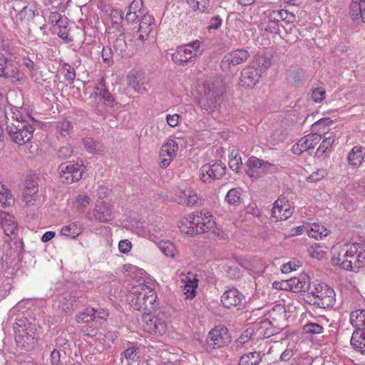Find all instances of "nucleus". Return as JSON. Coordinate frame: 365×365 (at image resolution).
Masks as SVG:
<instances>
[{"instance_id":"f257e3e1","label":"nucleus","mask_w":365,"mask_h":365,"mask_svg":"<svg viewBox=\"0 0 365 365\" xmlns=\"http://www.w3.org/2000/svg\"><path fill=\"white\" fill-rule=\"evenodd\" d=\"M16 345L24 351L32 350L38 343L36 324L26 317H17L13 326Z\"/></svg>"},{"instance_id":"f03ea898","label":"nucleus","mask_w":365,"mask_h":365,"mask_svg":"<svg viewBox=\"0 0 365 365\" xmlns=\"http://www.w3.org/2000/svg\"><path fill=\"white\" fill-rule=\"evenodd\" d=\"M130 292L133 294L130 305L134 309L142 312V315L156 310L158 306L157 294L148 286L140 284L133 287Z\"/></svg>"},{"instance_id":"7ed1b4c3","label":"nucleus","mask_w":365,"mask_h":365,"mask_svg":"<svg viewBox=\"0 0 365 365\" xmlns=\"http://www.w3.org/2000/svg\"><path fill=\"white\" fill-rule=\"evenodd\" d=\"M307 302L319 308L332 307L335 303V292L326 284L312 283L307 292Z\"/></svg>"},{"instance_id":"20e7f679","label":"nucleus","mask_w":365,"mask_h":365,"mask_svg":"<svg viewBox=\"0 0 365 365\" xmlns=\"http://www.w3.org/2000/svg\"><path fill=\"white\" fill-rule=\"evenodd\" d=\"M30 121L9 123L6 121V132L10 139L15 143L22 145L29 142L34 131V123H37L31 117H28Z\"/></svg>"},{"instance_id":"39448f33","label":"nucleus","mask_w":365,"mask_h":365,"mask_svg":"<svg viewBox=\"0 0 365 365\" xmlns=\"http://www.w3.org/2000/svg\"><path fill=\"white\" fill-rule=\"evenodd\" d=\"M212 215L209 212L196 211L187 217V222H189V227L187 234L195 236L198 234L208 232L213 227L214 221L211 220Z\"/></svg>"},{"instance_id":"423d86ee","label":"nucleus","mask_w":365,"mask_h":365,"mask_svg":"<svg viewBox=\"0 0 365 365\" xmlns=\"http://www.w3.org/2000/svg\"><path fill=\"white\" fill-rule=\"evenodd\" d=\"M142 321L143 330L149 334L163 335L167 332L168 317L163 312L146 313L142 315Z\"/></svg>"},{"instance_id":"0eeeda50","label":"nucleus","mask_w":365,"mask_h":365,"mask_svg":"<svg viewBox=\"0 0 365 365\" xmlns=\"http://www.w3.org/2000/svg\"><path fill=\"white\" fill-rule=\"evenodd\" d=\"M85 171V166L82 161L66 162L61 163L58 167L59 178L61 181L65 184H71L79 181L83 178Z\"/></svg>"},{"instance_id":"6e6552de","label":"nucleus","mask_w":365,"mask_h":365,"mask_svg":"<svg viewBox=\"0 0 365 365\" xmlns=\"http://www.w3.org/2000/svg\"><path fill=\"white\" fill-rule=\"evenodd\" d=\"M6 248L4 252V258L1 257V269H8L11 265L12 262L16 259L19 262L23 259V254L24 252V242L22 239H17L13 241L4 240Z\"/></svg>"},{"instance_id":"1a4fd4ad","label":"nucleus","mask_w":365,"mask_h":365,"mask_svg":"<svg viewBox=\"0 0 365 365\" xmlns=\"http://www.w3.org/2000/svg\"><path fill=\"white\" fill-rule=\"evenodd\" d=\"M222 88L214 86L209 87L205 89L204 95L197 98V103L202 110L211 112L222 102Z\"/></svg>"},{"instance_id":"9d476101","label":"nucleus","mask_w":365,"mask_h":365,"mask_svg":"<svg viewBox=\"0 0 365 365\" xmlns=\"http://www.w3.org/2000/svg\"><path fill=\"white\" fill-rule=\"evenodd\" d=\"M226 173V166L221 161H212L203 165L200 170V178L204 183L221 179Z\"/></svg>"},{"instance_id":"9b49d317","label":"nucleus","mask_w":365,"mask_h":365,"mask_svg":"<svg viewBox=\"0 0 365 365\" xmlns=\"http://www.w3.org/2000/svg\"><path fill=\"white\" fill-rule=\"evenodd\" d=\"M230 341L228 330L225 327H217L208 333L206 339L207 347L215 349L227 345Z\"/></svg>"},{"instance_id":"f8f14e48","label":"nucleus","mask_w":365,"mask_h":365,"mask_svg":"<svg viewBox=\"0 0 365 365\" xmlns=\"http://www.w3.org/2000/svg\"><path fill=\"white\" fill-rule=\"evenodd\" d=\"M0 76L11 79L13 83H17L23 78L24 73L18 69L13 60L0 53Z\"/></svg>"},{"instance_id":"ddd939ff","label":"nucleus","mask_w":365,"mask_h":365,"mask_svg":"<svg viewBox=\"0 0 365 365\" xmlns=\"http://www.w3.org/2000/svg\"><path fill=\"white\" fill-rule=\"evenodd\" d=\"M250 56L247 50L240 48L226 53L220 62V68L224 72H229L231 67L245 62Z\"/></svg>"},{"instance_id":"4468645a","label":"nucleus","mask_w":365,"mask_h":365,"mask_svg":"<svg viewBox=\"0 0 365 365\" xmlns=\"http://www.w3.org/2000/svg\"><path fill=\"white\" fill-rule=\"evenodd\" d=\"M221 302L225 308H237L240 310L245 307V297L237 289L232 287L222 294Z\"/></svg>"},{"instance_id":"2eb2a0df","label":"nucleus","mask_w":365,"mask_h":365,"mask_svg":"<svg viewBox=\"0 0 365 365\" xmlns=\"http://www.w3.org/2000/svg\"><path fill=\"white\" fill-rule=\"evenodd\" d=\"M247 167L246 173L252 178L257 179L262 174H265L274 165L267 161L259 159L255 156H251L247 161Z\"/></svg>"},{"instance_id":"dca6fc26","label":"nucleus","mask_w":365,"mask_h":365,"mask_svg":"<svg viewBox=\"0 0 365 365\" xmlns=\"http://www.w3.org/2000/svg\"><path fill=\"white\" fill-rule=\"evenodd\" d=\"M293 214V208L288 203L286 197L280 196L273 204L272 209V220L275 222L285 220Z\"/></svg>"},{"instance_id":"f3484780","label":"nucleus","mask_w":365,"mask_h":365,"mask_svg":"<svg viewBox=\"0 0 365 365\" xmlns=\"http://www.w3.org/2000/svg\"><path fill=\"white\" fill-rule=\"evenodd\" d=\"M174 201L187 206H200L202 205V199L190 188L186 190L178 189L175 190Z\"/></svg>"},{"instance_id":"a211bd4d","label":"nucleus","mask_w":365,"mask_h":365,"mask_svg":"<svg viewBox=\"0 0 365 365\" xmlns=\"http://www.w3.org/2000/svg\"><path fill=\"white\" fill-rule=\"evenodd\" d=\"M198 54L192 51L184 45L177 48L175 51L172 54L173 61L180 66H185L190 63H194Z\"/></svg>"},{"instance_id":"6ab92c4d","label":"nucleus","mask_w":365,"mask_h":365,"mask_svg":"<svg viewBox=\"0 0 365 365\" xmlns=\"http://www.w3.org/2000/svg\"><path fill=\"white\" fill-rule=\"evenodd\" d=\"M128 84L136 92L142 93L149 87L148 78L142 71L132 70L128 76Z\"/></svg>"},{"instance_id":"aec40b11","label":"nucleus","mask_w":365,"mask_h":365,"mask_svg":"<svg viewBox=\"0 0 365 365\" xmlns=\"http://www.w3.org/2000/svg\"><path fill=\"white\" fill-rule=\"evenodd\" d=\"M284 284L294 292H308L312 285L310 277L304 273H302L298 277H292Z\"/></svg>"},{"instance_id":"412c9836","label":"nucleus","mask_w":365,"mask_h":365,"mask_svg":"<svg viewBox=\"0 0 365 365\" xmlns=\"http://www.w3.org/2000/svg\"><path fill=\"white\" fill-rule=\"evenodd\" d=\"M260 75L257 68L248 66L241 71L240 83L242 86L252 88L259 81Z\"/></svg>"},{"instance_id":"4be33fe9","label":"nucleus","mask_w":365,"mask_h":365,"mask_svg":"<svg viewBox=\"0 0 365 365\" xmlns=\"http://www.w3.org/2000/svg\"><path fill=\"white\" fill-rule=\"evenodd\" d=\"M140 348L135 342H128V346L122 352L126 360L127 365H135L138 364L140 360Z\"/></svg>"},{"instance_id":"5701e85b","label":"nucleus","mask_w":365,"mask_h":365,"mask_svg":"<svg viewBox=\"0 0 365 365\" xmlns=\"http://www.w3.org/2000/svg\"><path fill=\"white\" fill-rule=\"evenodd\" d=\"M23 197L26 202L31 200L32 195L38 192V182L35 175H28L24 182Z\"/></svg>"},{"instance_id":"b1692460","label":"nucleus","mask_w":365,"mask_h":365,"mask_svg":"<svg viewBox=\"0 0 365 365\" xmlns=\"http://www.w3.org/2000/svg\"><path fill=\"white\" fill-rule=\"evenodd\" d=\"M267 21L266 22L264 30L270 34H279L280 28H284V26L280 24L279 17L278 16L276 11H271L267 16Z\"/></svg>"},{"instance_id":"393cba45","label":"nucleus","mask_w":365,"mask_h":365,"mask_svg":"<svg viewBox=\"0 0 365 365\" xmlns=\"http://www.w3.org/2000/svg\"><path fill=\"white\" fill-rule=\"evenodd\" d=\"M94 91L96 95L103 101L105 106L113 107L117 103L114 96L110 93L103 84L95 87Z\"/></svg>"},{"instance_id":"a878e982","label":"nucleus","mask_w":365,"mask_h":365,"mask_svg":"<svg viewBox=\"0 0 365 365\" xmlns=\"http://www.w3.org/2000/svg\"><path fill=\"white\" fill-rule=\"evenodd\" d=\"M264 354L260 351H250L242 354L238 361V365H258L262 360Z\"/></svg>"},{"instance_id":"bb28decb","label":"nucleus","mask_w":365,"mask_h":365,"mask_svg":"<svg viewBox=\"0 0 365 365\" xmlns=\"http://www.w3.org/2000/svg\"><path fill=\"white\" fill-rule=\"evenodd\" d=\"M351 345L357 351L365 352V330H355L351 336Z\"/></svg>"},{"instance_id":"cd10ccee","label":"nucleus","mask_w":365,"mask_h":365,"mask_svg":"<svg viewBox=\"0 0 365 365\" xmlns=\"http://www.w3.org/2000/svg\"><path fill=\"white\" fill-rule=\"evenodd\" d=\"M365 156V148L354 146L347 156L349 163L353 166H359L361 164Z\"/></svg>"},{"instance_id":"c85d7f7f","label":"nucleus","mask_w":365,"mask_h":365,"mask_svg":"<svg viewBox=\"0 0 365 365\" xmlns=\"http://www.w3.org/2000/svg\"><path fill=\"white\" fill-rule=\"evenodd\" d=\"M94 216L101 222H108L113 218V210L108 205L103 204L95 210Z\"/></svg>"},{"instance_id":"c756f323","label":"nucleus","mask_w":365,"mask_h":365,"mask_svg":"<svg viewBox=\"0 0 365 365\" xmlns=\"http://www.w3.org/2000/svg\"><path fill=\"white\" fill-rule=\"evenodd\" d=\"M350 323L356 330H365V309H357L350 314Z\"/></svg>"},{"instance_id":"7c9ffc66","label":"nucleus","mask_w":365,"mask_h":365,"mask_svg":"<svg viewBox=\"0 0 365 365\" xmlns=\"http://www.w3.org/2000/svg\"><path fill=\"white\" fill-rule=\"evenodd\" d=\"M321 138L320 133H313L301 138L298 140V145H300L301 148L304 150H308L314 148L316 144L320 141Z\"/></svg>"},{"instance_id":"2f4dec72","label":"nucleus","mask_w":365,"mask_h":365,"mask_svg":"<svg viewBox=\"0 0 365 365\" xmlns=\"http://www.w3.org/2000/svg\"><path fill=\"white\" fill-rule=\"evenodd\" d=\"M82 231L81 225L78 222H73L68 225L63 226L61 230V234L71 238H76Z\"/></svg>"},{"instance_id":"473e14b6","label":"nucleus","mask_w":365,"mask_h":365,"mask_svg":"<svg viewBox=\"0 0 365 365\" xmlns=\"http://www.w3.org/2000/svg\"><path fill=\"white\" fill-rule=\"evenodd\" d=\"M242 190L240 187L230 189L226 196L225 201L230 205L237 206L242 202Z\"/></svg>"},{"instance_id":"72a5a7b5","label":"nucleus","mask_w":365,"mask_h":365,"mask_svg":"<svg viewBox=\"0 0 365 365\" xmlns=\"http://www.w3.org/2000/svg\"><path fill=\"white\" fill-rule=\"evenodd\" d=\"M331 261L334 265L339 266L341 269L354 271L353 262L349 260L348 257L344 258L342 257V252H339L337 256L334 255Z\"/></svg>"},{"instance_id":"f704fd0d","label":"nucleus","mask_w":365,"mask_h":365,"mask_svg":"<svg viewBox=\"0 0 365 365\" xmlns=\"http://www.w3.org/2000/svg\"><path fill=\"white\" fill-rule=\"evenodd\" d=\"M83 145L86 150L92 154H100L103 152L104 148L101 143L88 138L83 140Z\"/></svg>"},{"instance_id":"c9c22d12","label":"nucleus","mask_w":365,"mask_h":365,"mask_svg":"<svg viewBox=\"0 0 365 365\" xmlns=\"http://www.w3.org/2000/svg\"><path fill=\"white\" fill-rule=\"evenodd\" d=\"M198 286V279L194 278L192 279H188L186 280L184 286V294L186 298L192 299L196 295V289Z\"/></svg>"},{"instance_id":"e433bc0d","label":"nucleus","mask_w":365,"mask_h":365,"mask_svg":"<svg viewBox=\"0 0 365 365\" xmlns=\"http://www.w3.org/2000/svg\"><path fill=\"white\" fill-rule=\"evenodd\" d=\"M260 334L264 338H269L270 336L277 334L279 332V328L273 327L272 322L269 320L264 321L260 326Z\"/></svg>"},{"instance_id":"4c0bfd02","label":"nucleus","mask_w":365,"mask_h":365,"mask_svg":"<svg viewBox=\"0 0 365 365\" xmlns=\"http://www.w3.org/2000/svg\"><path fill=\"white\" fill-rule=\"evenodd\" d=\"M114 49L116 53L120 56L126 54L128 46L125 41V36L123 33L120 34L115 39L113 44Z\"/></svg>"},{"instance_id":"58836bf2","label":"nucleus","mask_w":365,"mask_h":365,"mask_svg":"<svg viewBox=\"0 0 365 365\" xmlns=\"http://www.w3.org/2000/svg\"><path fill=\"white\" fill-rule=\"evenodd\" d=\"M332 123L333 121L330 118H324L313 123L312 128L314 131H315V133H320L322 135V134H325L327 133L326 127Z\"/></svg>"},{"instance_id":"ea45409f","label":"nucleus","mask_w":365,"mask_h":365,"mask_svg":"<svg viewBox=\"0 0 365 365\" xmlns=\"http://www.w3.org/2000/svg\"><path fill=\"white\" fill-rule=\"evenodd\" d=\"M152 17L149 15H143L141 17L139 24L138 31L140 33H145V36H148L152 31L153 26L151 24Z\"/></svg>"},{"instance_id":"a19ab883","label":"nucleus","mask_w":365,"mask_h":365,"mask_svg":"<svg viewBox=\"0 0 365 365\" xmlns=\"http://www.w3.org/2000/svg\"><path fill=\"white\" fill-rule=\"evenodd\" d=\"M329 232L323 226L314 224L312 226L309 225V230H308V235L311 237L318 239L327 236Z\"/></svg>"},{"instance_id":"79ce46f5","label":"nucleus","mask_w":365,"mask_h":365,"mask_svg":"<svg viewBox=\"0 0 365 365\" xmlns=\"http://www.w3.org/2000/svg\"><path fill=\"white\" fill-rule=\"evenodd\" d=\"M78 322L88 323L90 321L96 322V309L94 308H86L83 312L77 316Z\"/></svg>"},{"instance_id":"37998d69","label":"nucleus","mask_w":365,"mask_h":365,"mask_svg":"<svg viewBox=\"0 0 365 365\" xmlns=\"http://www.w3.org/2000/svg\"><path fill=\"white\" fill-rule=\"evenodd\" d=\"M160 251L166 256L175 257L176 248L175 245L170 241H161L158 245Z\"/></svg>"},{"instance_id":"c03bdc74","label":"nucleus","mask_w":365,"mask_h":365,"mask_svg":"<svg viewBox=\"0 0 365 365\" xmlns=\"http://www.w3.org/2000/svg\"><path fill=\"white\" fill-rule=\"evenodd\" d=\"M35 16L34 10L32 8H29L28 6H24V9L16 14L17 20L21 22L26 19L28 21L32 20Z\"/></svg>"},{"instance_id":"a18cd8bd","label":"nucleus","mask_w":365,"mask_h":365,"mask_svg":"<svg viewBox=\"0 0 365 365\" xmlns=\"http://www.w3.org/2000/svg\"><path fill=\"white\" fill-rule=\"evenodd\" d=\"M11 119H9V117L7 116L6 112L4 111L6 122L9 121V123H15V122L30 121L29 119V120L26 119L23 116V114L16 108L12 107L11 108Z\"/></svg>"},{"instance_id":"49530a36","label":"nucleus","mask_w":365,"mask_h":365,"mask_svg":"<svg viewBox=\"0 0 365 365\" xmlns=\"http://www.w3.org/2000/svg\"><path fill=\"white\" fill-rule=\"evenodd\" d=\"M71 128L70 121L64 120L58 122L56 125V130L63 138H66L69 136V130Z\"/></svg>"},{"instance_id":"de8ad7c7","label":"nucleus","mask_w":365,"mask_h":365,"mask_svg":"<svg viewBox=\"0 0 365 365\" xmlns=\"http://www.w3.org/2000/svg\"><path fill=\"white\" fill-rule=\"evenodd\" d=\"M303 330L306 334H319L324 331V328L317 323L309 322L304 326Z\"/></svg>"},{"instance_id":"09e8293b","label":"nucleus","mask_w":365,"mask_h":365,"mask_svg":"<svg viewBox=\"0 0 365 365\" xmlns=\"http://www.w3.org/2000/svg\"><path fill=\"white\" fill-rule=\"evenodd\" d=\"M4 232L6 235L4 240L7 238L9 240H17V230L18 225L17 223L12 224V225H7L3 228Z\"/></svg>"},{"instance_id":"8fccbe9b","label":"nucleus","mask_w":365,"mask_h":365,"mask_svg":"<svg viewBox=\"0 0 365 365\" xmlns=\"http://www.w3.org/2000/svg\"><path fill=\"white\" fill-rule=\"evenodd\" d=\"M16 223L14 215H10L9 212L0 210V225L4 228L6 226L12 225Z\"/></svg>"},{"instance_id":"3c124183","label":"nucleus","mask_w":365,"mask_h":365,"mask_svg":"<svg viewBox=\"0 0 365 365\" xmlns=\"http://www.w3.org/2000/svg\"><path fill=\"white\" fill-rule=\"evenodd\" d=\"M356 254L355 260L353 262L354 272H358L360 267H364L365 264V250L363 247L360 248Z\"/></svg>"},{"instance_id":"603ef678","label":"nucleus","mask_w":365,"mask_h":365,"mask_svg":"<svg viewBox=\"0 0 365 365\" xmlns=\"http://www.w3.org/2000/svg\"><path fill=\"white\" fill-rule=\"evenodd\" d=\"M277 14H278V16L280 21H283L286 22L287 24H292L296 20V16L293 13L288 12L286 10H277Z\"/></svg>"},{"instance_id":"864d4df0","label":"nucleus","mask_w":365,"mask_h":365,"mask_svg":"<svg viewBox=\"0 0 365 365\" xmlns=\"http://www.w3.org/2000/svg\"><path fill=\"white\" fill-rule=\"evenodd\" d=\"M73 150L72 146L70 144H66L58 149L57 155L61 160H66L73 155Z\"/></svg>"},{"instance_id":"5fc2aeb1","label":"nucleus","mask_w":365,"mask_h":365,"mask_svg":"<svg viewBox=\"0 0 365 365\" xmlns=\"http://www.w3.org/2000/svg\"><path fill=\"white\" fill-rule=\"evenodd\" d=\"M362 248V244L359 243H354L352 244L349 249L345 250L343 249L341 252H342V257H354V255L359 252V250Z\"/></svg>"},{"instance_id":"6e6d98bb","label":"nucleus","mask_w":365,"mask_h":365,"mask_svg":"<svg viewBox=\"0 0 365 365\" xmlns=\"http://www.w3.org/2000/svg\"><path fill=\"white\" fill-rule=\"evenodd\" d=\"M309 255L312 258L317 259H322L325 255V252L322 250V246L319 244H314L309 250Z\"/></svg>"},{"instance_id":"4d7b16f0","label":"nucleus","mask_w":365,"mask_h":365,"mask_svg":"<svg viewBox=\"0 0 365 365\" xmlns=\"http://www.w3.org/2000/svg\"><path fill=\"white\" fill-rule=\"evenodd\" d=\"M326 97V91L322 88H314L312 91L311 98L316 103L322 102Z\"/></svg>"},{"instance_id":"13d9d810","label":"nucleus","mask_w":365,"mask_h":365,"mask_svg":"<svg viewBox=\"0 0 365 365\" xmlns=\"http://www.w3.org/2000/svg\"><path fill=\"white\" fill-rule=\"evenodd\" d=\"M334 140H335L334 138H333L331 136H329V137L326 138L325 139H324L322 140V142L321 143L319 147L318 148V149L317 150V153L319 154V155H320V153L322 155L326 153L327 150L332 145Z\"/></svg>"},{"instance_id":"bf43d9fd","label":"nucleus","mask_w":365,"mask_h":365,"mask_svg":"<svg viewBox=\"0 0 365 365\" xmlns=\"http://www.w3.org/2000/svg\"><path fill=\"white\" fill-rule=\"evenodd\" d=\"M67 336L68 334L64 333L59 335L56 339V346L64 349H70L71 344Z\"/></svg>"},{"instance_id":"052dcab7","label":"nucleus","mask_w":365,"mask_h":365,"mask_svg":"<svg viewBox=\"0 0 365 365\" xmlns=\"http://www.w3.org/2000/svg\"><path fill=\"white\" fill-rule=\"evenodd\" d=\"M256 63L261 72L266 71L271 66V59L267 56H259L256 60Z\"/></svg>"},{"instance_id":"680f3d73","label":"nucleus","mask_w":365,"mask_h":365,"mask_svg":"<svg viewBox=\"0 0 365 365\" xmlns=\"http://www.w3.org/2000/svg\"><path fill=\"white\" fill-rule=\"evenodd\" d=\"M254 330L252 329L248 328L245 331H244L240 337L237 339L236 342L239 345H243L247 343L249 340L251 339L252 336L253 335Z\"/></svg>"},{"instance_id":"e2e57ef3","label":"nucleus","mask_w":365,"mask_h":365,"mask_svg":"<svg viewBox=\"0 0 365 365\" xmlns=\"http://www.w3.org/2000/svg\"><path fill=\"white\" fill-rule=\"evenodd\" d=\"M47 365H63L61 360V354L59 350L53 349L49 357V364Z\"/></svg>"},{"instance_id":"0e129e2a","label":"nucleus","mask_w":365,"mask_h":365,"mask_svg":"<svg viewBox=\"0 0 365 365\" xmlns=\"http://www.w3.org/2000/svg\"><path fill=\"white\" fill-rule=\"evenodd\" d=\"M101 54H102L103 61L105 63L110 65L113 63V51L110 47L103 46L102 51H101Z\"/></svg>"},{"instance_id":"69168bd1","label":"nucleus","mask_w":365,"mask_h":365,"mask_svg":"<svg viewBox=\"0 0 365 365\" xmlns=\"http://www.w3.org/2000/svg\"><path fill=\"white\" fill-rule=\"evenodd\" d=\"M63 68L66 71V73L64 74L65 79L69 81L70 83H72L76 78V71L74 68L68 63H66L63 65Z\"/></svg>"},{"instance_id":"338daca9","label":"nucleus","mask_w":365,"mask_h":365,"mask_svg":"<svg viewBox=\"0 0 365 365\" xmlns=\"http://www.w3.org/2000/svg\"><path fill=\"white\" fill-rule=\"evenodd\" d=\"M143 0H133L128 6V11L143 14Z\"/></svg>"},{"instance_id":"774afa93","label":"nucleus","mask_w":365,"mask_h":365,"mask_svg":"<svg viewBox=\"0 0 365 365\" xmlns=\"http://www.w3.org/2000/svg\"><path fill=\"white\" fill-rule=\"evenodd\" d=\"M304 71L302 69H298V70L293 71L290 73V77H291L292 80L294 83H298V84L303 83L304 80Z\"/></svg>"}]
</instances>
